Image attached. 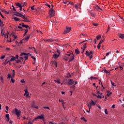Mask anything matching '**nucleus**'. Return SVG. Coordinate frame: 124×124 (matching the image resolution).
Segmentation results:
<instances>
[{
	"instance_id": "0e129e2a",
	"label": "nucleus",
	"mask_w": 124,
	"mask_h": 124,
	"mask_svg": "<svg viewBox=\"0 0 124 124\" xmlns=\"http://www.w3.org/2000/svg\"><path fill=\"white\" fill-rule=\"evenodd\" d=\"M13 37H14V38H15V39H16V38H17V36H15L14 34H13Z\"/></svg>"
},
{
	"instance_id": "e2e57ef3",
	"label": "nucleus",
	"mask_w": 124,
	"mask_h": 124,
	"mask_svg": "<svg viewBox=\"0 0 124 124\" xmlns=\"http://www.w3.org/2000/svg\"><path fill=\"white\" fill-rule=\"evenodd\" d=\"M91 16L92 17H95V15H94V14H93V13H91Z\"/></svg>"
},
{
	"instance_id": "3c124183",
	"label": "nucleus",
	"mask_w": 124,
	"mask_h": 124,
	"mask_svg": "<svg viewBox=\"0 0 124 124\" xmlns=\"http://www.w3.org/2000/svg\"><path fill=\"white\" fill-rule=\"evenodd\" d=\"M69 4H70L71 5H74V3L72 2H69Z\"/></svg>"
},
{
	"instance_id": "1a4fd4ad",
	"label": "nucleus",
	"mask_w": 124,
	"mask_h": 124,
	"mask_svg": "<svg viewBox=\"0 0 124 124\" xmlns=\"http://www.w3.org/2000/svg\"><path fill=\"white\" fill-rule=\"evenodd\" d=\"M95 8L97 11H99V10H101L102 11H103L102 9H101L98 5H96Z\"/></svg>"
},
{
	"instance_id": "cd10ccee",
	"label": "nucleus",
	"mask_w": 124,
	"mask_h": 124,
	"mask_svg": "<svg viewBox=\"0 0 124 124\" xmlns=\"http://www.w3.org/2000/svg\"><path fill=\"white\" fill-rule=\"evenodd\" d=\"M32 107H33V108H36V109H38V106H35V105H33L32 106Z\"/></svg>"
},
{
	"instance_id": "412c9836",
	"label": "nucleus",
	"mask_w": 124,
	"mask_h": 124,
	"mask_svg": "<svg viewBox=\"0 0 124 124\" xmlns=\"http://www.w3.org/2000/svg\"><path fill=\"white\" fill-rule=\"evenodd\" d=\"M75 52L76 54H80V51H79V49L77 48L75 50Z\"/></svg>"
},
{
	"instance_id": "58836bf2",
	"label": "nucleus",
	"mask_w": 124,
	"mask_h": 124,
	"mask_svg": "<svg viewBox=\"0 0 124 124\" xmlns=\"http://www.w3.org/2000/svg\"><path fill=\"white\" fill-rule=\"evenodd\" d=\"M18 14H19V12H15L14 13V15H15L16 16H17Z\"/></svg>"
},
{
	"instance_id": "774afa93",
	"label": "nucleus",
	"mask_w": 124,
	"mask_h": 124,
	"mask_svg": "<svg viewBox=\"0 0 124 124\" xmlns=\"http://www.w3.org/2000/svg\"><path fill=\"white\" fill-rule=\"evenodd\" d=\"M16 59H17V60L19 59V56L18 55H16Z\"/></svg>"
},
{
	"instance_id": "ea45409f",
	"label": "nucleus",
	"mask_w": 124,
	"mask_h": 124,
	"mask_svg": "<svg viewBox=\"0 0 124 124\" xmlns=\"http://www.w3.org/2000/svg\"><path fill=\"white\" fill-rule=\"evenodd\" d=\"M4 58H5V56H4V55H2V56H1V58H0V59L1 60H3V59H4Z\"/></svg>"
},
{
	"instance_id": "7ed1b4c3",
	"label": "nucleus",
	"mask_w": 124,
	"mask_h": 124,
	"mask_svg": "<svg viewBox=\"0 0 124 124\" xmlns=\"http://www.w3.org/2000/svg\"><path fill=\"white\" fill-rule=\"evenodd\" d=\"M45 117V115L43 114H41L40 116L38 115L33 120V122H34V121H37V120H43V121H44Z\"/></svg>"
},
{
	"instance_id": "69168bd1",
	"label": "nucleus",
	"mask_w": 124,
	"mask_h": 124,
	"mask_svg": "<svg viewBox=\"0 0 124 124\" xmlns=\"http://www.w3.org/2000/svg\"><path fill=\"white\" fill-rule=\"evenodd\" d=\"M31 10H34V5L31 7Z\"/></svg>"
},
{
	"instance_id": "4c0bfd02",
	"label": "nucleus",
	"mask_w": 124,
	"mask_h": 124,
	"mask_svg": "<svg viewBox=\"0 0 124 124\" xmlns=\"http://www.w3.org/2000/svg\"><path fill=\"white\" fill-rule=\"evenodd\" d=\"M28 58H29V56H27L23 57V59H25V61H28Z\"/></svg>"
},
{
	"instance_id": "f257e3e1",
	"label": "nucleus",
	"mask_w": 124,
	"mask_h": 124,
	"mask_svg": "<svg viewBox=\"0 0 124 124\" xmlns=\"http://www.w3.org/2000/svg\"><path fill=\"white\" fill-rule=\"evenodd\" d=\"M49 14L50 17H54L55 15V11L54 10V5H51V8L49 11Z\"/></svg>"
},
{
	"instance_id": "a19ab883",
	"label": "nucleus",
	"mask_w": 124,
	"mask_h": 124,
	"mask_svg": "<svg viewBox=\"0 0 124 124\" xmlns=\"http://www.w3.org/2000/svg\"><path fill=\"white\" fill-rule=\"evenodd\" d=\"M96 96H97V97L98 98H100V99L102 98V96H100V95H99V94H98V95H96Z\"/></svg>"
},
{
	"instance_id": "f704fd0d",
	"label": "nucleus",
	"mask_w": 124,
	"mask_h": 124,
	"mask_svg": "<svg viewBox=\"0 0 124 124\" xmlns=\"http://www.w3.org/2000/svg\"><path fill=\"white\" fill-rule=\"evenodd\" d=\"M28 29H27L25 31L24 34H23V36H25L26 34H27V33L28 32Z\"/></svg>"
},
{
	"instance_id": "bb28decb",
	"label": "nucleus",
	"mask_w": 124,
	"mask_h": 124,
	"mask_svg": "<svg viewBox=\"0 0 124 124\" xmlns=\"http://www.w3.org/2000/svg\"><path fill=\"white\" fill-rule=\"evenodd\" d=\"M45 41H47L48 42H53V40L52 39H47L45 40Z\"/></svg>"
},
{
	"instance_id": "864d4df0",
	"label": "nucleus",
	"mask_w": 124,
	"mask_h": 124,
	"mask_svg": "<svg viewBox=\"0 0 124 124\" xmlns=\"http://www.w3.org/2000/svg\"><path fill=\"white\" fill-rule=\"evenodd\" d=\"M31 58L32 59H33V60L34 61V62H35V60H36V59H35V58L32 56H31Z\"/></svg>"
},
{
	"instance_id": "37998d69",
	"label": "nucleus",
	"mask_w": 124,
	"mask_h": 124,
	"mask_svg": "<svg viewBox=\"0 0 124 124\" xmlns=\"http://www.w3.org/2000/svg\"><path fill=\"white\" fill-rule=\"evenodd\" d=\"M24 92H25V94H27V93H28V90H27V89H25L24 90Z\"/></svg>"
},
{
	"instance_id": "9d476101",
	"label": "nucleus",
	"mask_w": 124,
	"mask_h": 124,
	"mask_svg": "<svg viewBox=\"0 0 124 124\" xmlns=\"http://www.w3.org/2000/svg\"><path fill=\"white\" fill-rule=\"evenodd\" d=\"M74 60V54H73V53L72 56V58L69 59L68 62H72V61H73Z\"/></svg>"
},
{
	"instance_id": "09e8293b",
	"label": "nucleus",
	"mask_w": 124,
	"mask_h": 124,
	"mask_svg": "<svg viewBox=\"0 0 124 124\" xmlns=\"http://www.w3.org/2000/svg\"><path fill=\"white\" fill-rule=\"evenodd\" d=\"M5 117L6 118H7V119L9 118V114H5Z\"/></svg>"
},
{
	"instance_id": "0eeeda50",
	"label": "nucleus",
	"mask_w": 124,
	"mask_h": 124,
	"mask_svg": "<svg viewBox=\"0 0 124 124\" xmlns=\"http://www.w3.org/2000/svg\"><path fill=\"white\" fill-rule=\"evenodd\" d=\"M15 112L16 116H19V115H21V110H18L17 108H15Z\"/></svg>"
},
{
	"instance_id": "c9c22d12",
	"label": "nucleus",
	"mask_w": 124,
	"mask_h": 124,
	"mask_svg": "<svg viewBox=\"0 0 124 124\" xmlns=\"http://www.w3.org/2000/svg\"><path fill=\"white\" fill-rule=\"evenodd\" d=\"M22 24H19V26L17 27L18 29H23V28L22 27H21V26H22Z\"/></svg>"
},
{
	"instance_id": "5fc2aeb1",
	"label": "nucleus",
	"mask_w": 124,
	"mask_h": 124,
	"mask_svg": "<svg viewBox=\"0 0 124 124\" xmlns=\"http://www.w3.org/2000/svg\"><path fill=\"white\" fill-rule=\"evenodd\" d=\"M104 42V39L101 40L100 42L99 43V44H101V43H103Z\"/></svg>"
},
{
	"instance_id": "c85d7f7f",
	"label": "nucleus",
	"mask_w": 124,
	"mask_h": 124,
	"mask_svg": "<svg viewBox=\"0 0 124 124\" xmlns=\"http://www.w3.org/2000/svg\"><path fill=\"white\" fill-rule=\"evenodd\" d=\"M92 25H93V26H94V27H97V26H98V24L96 23H93Z\"/></svg>"
},
{
	"instance_id": "4be33fe9",
	"label": "nucleus",
	"mask_w": 124,
	"mask_h": 124,
	"mask_svg": "<svg viewBox=\"0 0 124 124\" xmlns=\"http://www.w3.org/2000/svg\"><path fill=\"white\" fill-rule=\"evenodd\" d=\"M0 80L1 82V83H4V81H3V77L0 76Z\"/></svg>"
},
{
	"instance_id": "49530a36",
	"label": "nucleus",
	"mask_w": 124,
	"mask_h": 124,
	"mask_svg": "<svg viewBox=\"0 0 124 124\" xmlns=\"http://www.w3.org/2000/svg\"><path fill=\"white\" fill-rule=\"evenodd\" d=\"M105 113L106 115H108V111H107V108L105 109Z\"/></svg>"
},
{
	"instance_id": "4d7b16f0",
	"label": "nucleus",
	"mask_w": 124,
	"mask_h": 124,
	"mask_svg": "<svg viewBox=\"0 0 124 124\" xmlns=\"http://www.w3.org/2000/svg\"><path fill=\"white\" fill-rule=\"evenodd\" d=\"M33 123V120L31 122V121L28 122L29 124H32Z\"/></svg>"
},
{
	"instance_id": "5701e85b",
	"label": "nucleus",
	"mask_w": 124,
	"mask_h": 124,
	"mask_svg": "<svg viewBox=\"0 0 124 124\" xmlns=\"http://www.w3.org/2000/svg\"><path fill=\"white\" fill-rule=\"evenodd\" d=\"M120 38L124 39V34H119Z\"/></svg>"
},
{
	"instance_id": "f8f14e48",
	"label": "nucleus",
	"mask_w": 124,
	"mask_h": 124,
	"mask_svg": "<svg viewBox=\"0 0 124 124\" xmlns=\"http://www.w3.org/2000/svg\"><path fill=\"white\" fill-rule=\"evenodd\" d=\"M51 63H52V64H54L56 66V67H57L58 65L57 64V62L56 61H51Z\"/></svg>"
},
{
	"instance_id": "6e6d98bb",
	"label": "nucleus",
	"mask_w": 124,
	"mask_h": 124,
	"mask_svg": "<svg viewBox=\"0 0 124 124\" xmlns=\"http://www.w3.org/2000/svg\"><path fill=\"white\" fill-rule=\"evenodd\" d=\"M97 47L98 49H100V44H98V45L97 46Z\"/></svg>"
},
{
	"instance_id": "603ef678",
	"label": "nucleus",
	"mask_w": 124,
	"mask_h": 124,
	"mask_svg": "<svg viewBox=\"0 0 124 124\" xmlns=\"http://www.w3.org/2000/svg\"><path fill=\"white\" fill-rule=\"evenodd\" d=\"M7 78H12V76H11V75L10 74H8Z\"/></svg>"
},
{
	"instance_id": "2eb2a0df",
	"label": "nucleus",
	"mask_w": 124,
	"mask_h": 124,
	"mask_svg": "<svg viewBox=\"0 0 124 124\" xmlns=\"http://www.w3.org/2000/svg\"><path fill=\"white\" fill-rule=\"evenodd\" d=\"M15 4L16 6H18V7H21L22 6V5L19 2H16Z\"/></svg>"
},
{
	"instance_id": "de8ad7c7",
	"label": "nucleus",
	"mask_w": 124,
	"mask_h": 124,
	"mask_svg": "<svg viewBox=\"0 0 124 124\" xmlns=\"http://www.w3.org/2000/svg\"><path fill=\"white\" fill-rule=\"evenodd\" d=\"M44 109H47L48 110H50V108L48 107H44Z\"/></svg>"
},
{
	"instance_id": "4468645a",
	"label": "nucleus",
	"mask_w": 124,
	"mask_h": 124,
	"mask_svg": "<svg viewBox=\"0 0 124 124\" xmlns=\"http://www.w3.org/2000/svg\"><path fill=\"white\" fill-rule=\"evenodd\" d=\"M30 37H31V35H29L28 36H25L24 39L26 40V41H28L29 39H30Z\"/></svg>"
},
{
	"instance_id": "72a5a7b5",
	"label": "nucleus",
	"mask_w": 124,
	"mask_h": 124,
	"mask_svg": "<svg viewBox=\"0 0 124 124\" xmlns=\"http://www.w3.org/2000/svg\"><path fill=\"white\" fill-rule=\"evenodd\" d=\"M93 80H94V79H96V77H90V79H91V80H93Z\"/></svg>"
},
{
	"instance_id": "c756f323",
	"label": "nucleus",
	"mask_w": 124,
	"mask_h": 124,
	"mask_svg": "<svg viewBox=\"0 0 124 124\" xmlns=\"http://www.w3.org/2000/svg\"><path fill=\"white\" fill-rule=\"evenodd\" d=\"M14 19L15 21H19L20 20V18H18L17 17H14Z\"/></svg>"
},
{
	"instance_id": "a211bd4d",
	"label": "nucleus",
	"mask_w": 124,
	"mask_h": 124,
	"mask_svg": "<svg viewBox=\"0 0 124 124\" xmlns=\"http://www.w3.org/2000/svg\"><path fill=\"white\" fill-rule=\"evenodd\" d=\"M21 27H23V28H26V29H28L29 28V26L27 25H24V23H22Z\"/></svg>"
},
{
	"instance_id": "338daca9",
	"label": "nucleus",
	"mask_w": 124,
	"mask_h": 124,
	"mask_svg": "<svg viewBox=\"0 0 124 124\" xmlns=\"http://www.w3.org/2000/svg\"><path fill=\"white\" fill-rule=\"evenodd\" d=\"M24 95H26L27 97H30V95L29 94H24Z\"/></svg>"
},
{
	"instance_id": "a18cd8bd",
	"label": "nucleus",
	"mask_w": 124,
	"mask_h": 124,
	"mask_svg": "<svg viewBox=\"0 0 124 124\" xmlns=\"http://www.w3.org/2000/svg\"><path fill=\"white\" fill-rule=\"evenodd\" d=\"M26 30V29H21V30H15V31H25Z\"/></svg>"
},
{
	"instance_id": "393cba45",
	"label": "nucleus",
	"mask_w": 124,
	"mask_h": 124,
	"mask_svg": "<svg viewBox=\"0 0 124 124\" xmlns=\"http://www.w3.org/2000/svg\"><path fill=\"white\" fill-rule=\"evenodd\" d=\"M13 75H12V77L13 78H14V77H15V70H13Z\"/></svg>"
},
{
	"instance_id": "f03ea898",
	"label": "nucleus",
	"mask_w": 124,
	"mask_h": 124,
	"mask_svg": "<svg viewBox=\"0 0 124 124\" xmlns=\"http://www.w3.org/2000/svg\"><path fill=\"white\" fill-rule=\"evenodd\" d=\"M61 52H60V50L57 49V52H55L54 55L52 56V58L54 59V60H57L58 58L60 57V54Z\"/></svg>"
},
{
	"instance_id": "dca6fc26",
	"label": "nucleus",
	"mask_w": 124,
	"mask_h": 124,
	"mask_svg": "<svg viewBox=\"0 0 124 124\" xmlns=\"http://www.w3.org/2000/svg\"><path fill=\"white\" fill-rule=\"evenodd\" d=\"M0 26H1V27L4 26V24H3V21H1V19H0Z\"/></svg>"
},
{
	"instance_id": "473e14b6",
	"label": "nucleus",
	"mask_w": 124,
	"mask_h": 124,
	"mask_svg": "<svg viewBox=\"0 0 124 124\" xmlns=\"http://www.w3.org/2000/svg\"><path fill=\"white\" fill-rule=\"evenodd\" d=\"M110 82H111L112 86H114V87H116V85H115V83L113 82V81H112V80H110Z\"/></svg>"
},
{
	"instance_id": "bf43d9fd",
	"label": "nucleus",
	"mask_w": 124,
	"mask_h": 124,
	"mask_svg": "<svg viewBox=\"0 0 124 124\" xmlns=\"http://www.w3.org/2000/svg\"><path fill=\"white\" fill-rule=\"evenodd\" d=\"M1 12H3V13H5V10L4 9H2L1 10Z\"/></svg>"
},
{
	"instance_id": "423d86ee",
	"label": "nucleus",
	"mask_w": 124,
	"mask_h": 124,
	"mask_svg": "<svg viewBox=\"0 0 124 124\" xmlns=\"http://www.w3.org/2000/svg\"><path fill=\"white\" fill-rule=\"evenodd\" d=\"M71 31V27H66V30L64 31L63 33L65 34V33H68Z\"/></svg>"
},
{
	"instance_id": "052dcab7",
	"label": "nucleus",
	"mask_w": 124,
	"mask_h": 124,
	"mask_svg": "<svg viewBox=\"0 0 124 124\" xmlns=\"http://www.w3.org/2000/svg\"><path fill=\"white\" fill-rule=\"evenodd\" d=\"M81 120H83V121H84V122H87V120L85 119L84 117L81 118Z\"/></svg>"
},
{
	"instance_id": "13d9d810",
	"label": "nucleus",
	"mask_w": 124,
	"mask_h": 124,
	"mask_svg": "<svg viewBox=\"0 0 124 124\" xmlns=\"http://www.w3.org/2000/svg\"><path fill=\"white\" fill-rule=\"evenodd\" d=\"M16 63H19V62H20V60H16Z\"/></svg>"
},
{
	"instance_id": "aec40b11",
	"label": "nucleus",
	"mask_w": 124,
	"mask_h": 124,
	"mask_svg": "<svg viewBox=\"0 0 124 124\" xmlns=\"http://www.w3.org/2000/svg\"><path fill=\"white\" fill-rule=\"evenodd\" d=\"M8 34H9V32H7V33L4 34V33H3V35L5 36V37H6V38H8Z\"/></svg>"
},
{
	"instance_id": "6e6552de",
	"label": "nucleus",
	"mask_w": 124,
	"mask_h": 124,
	"mask_svg": "<svg viewBox=\"0 0 124 124\" xmlns=\"http://www.w3.org/2000/svg\"><path fill=\"white\" fill-rule=\"evenodd\" d=\"M67 84L68 85H73V84H74V80H73V79H68V82H67Z\"/></svg>"
},
{
	"instance_id": "b1692460",
	"label": "nucleus",
	"mask_w": 124,
	"mask_h": 124,
	"mask_svg": "<svg viewBox=\"0 0 124 124\" xmlns=\"http://www.w3.org/2000/svg\"><path fill=\"white\" fill-rule=\"evenodd\" d=\"M78 6H80V4L77 3L75 5V8L78 9Z\"/></svg>"
},
{
	"instance_id": "680f3d73",
	"label": "nucleus",
	"mask_w": 124,
	"mask_h": 124,
	"mask_svg": "<svg viewBox=\"0 0 124 124\" xmlns=\"http://www.w3.org/2000/svg\"><path fill=\"white\" fill-rule=\"evenodd\" d=\"M11 81L12 83H14V82H15V80H14L13 78L11 79Z\"/></svg>"
},
{
	"instance_id": "a878e982",
	"label": "nucleus",
	"mask_w": 124,
	"mask_h": 124,
	"mask_svg": "<svg viewBox=\"0 0 124 124\" xmlns=\"http://www.w3.org/2000/svg\"><path fill=\"white\" fill-rule=\"evenodd\" d=\"M71 77V75L70 73H68L67 75L66 78H70Z\"/></svg>"
},
{
	"instance_id": "c03bdc74",
	"label": "nucleus",
	"mask_w": 124,
	"mask_h": 124,
	"mask_svg": "<svg viewBox=\"0 0 124 124\" xmlns=\"http://www.w3.org/2000/svg\"><path fill=\"white\" fill-rule=\"evenodd\" d=\"M111 94H112V92H109V93H108V94H107V96H110Z\"/></svg>"
},
{
	"instance_id": "f3484780",
	"label": "nucleus",
	"mask_w": 124,
	"mask_h": 124,
	"mask_svg": "<svg viewBox=\"0 0 124 124\" xmlns=\"http://www.w3.org/2000/svg\"><path fill=\"white\" fill-rule=\"evenodd\" d=\"M100 38H101V35L99 34L96 37V39H97V40H99Z\"/></svg>"
},
{
	"instance_id": "ddd939ff",
	"label": "nucleus",
	"mask_w": 124,
	"mask_h": 124,
	"mask_svg": "<svg viewBox=\"0 0 124 124\" xmlns=\"http://www.w3.org/2000/svg\"><path fill=\"white\" fill-rule=\"evenodd\" d=\"M16 60V57L14 56H12V58L10 60V62H14Z\"/></svg>"
},
{
	"instance_id": "7c9ffc66",
	"label": "nucleus",
	"mask_w": 124,
	"mask_h": 124,
	"mask_svg": "<svg viewBox=\"0 0 124 124\" xmlns=\"http://www.w3.org/2000/svg\"><path fill=\"white\" fill-rule=\"evenodd\" d=\"M20 17H21V18H22V19H25V18H26V17H25V15H24L22 14L20 15Z\"/></svg>"
},
{
	"instance_id": "79ce46f5",
	"label": "nucleus",
	"mask_w": 124,
	"mask_h": 124,
	"mask_svg": "<svg viewBox=\"0 0 124 124\" xmlns=\"http://www.w3.org/2000/svg\"><path fill=\"white\" fill-rule=\"evenodd\" d=\"M8 62H10V61H7V60L5 61V64H7V63H8Z\"/></svg>"
},
{
	"instance_id": "e433bc0d",
	"label": "nucleus",
	"mask_w": 124,
	"mask_h": 124,
	"mask_svg": "<svg viewBox=\"0 0 124 124\" xmlns=\"http://www.w3.org/2000/svg\"><path fill=\"white\" fill-rule=\"evenodd\" d=\"M86 45H87L86 43L84 44V45H83V49L84 50H85L87 48V46Z\"/></svg>"
},
{
	"instance_id": "20e7f679",
	"label": "nucleus",
	"mask_w": 124,
	"mask_h": 124,
	"mask_svg": "<svg viewBox=\"0 0 124 124\" xmlns=\"http://www.w3.org/2000/svg\"><path fill=\"white\" fill-rule=\"evenodd\" d=\"M90 52H89V51L87 50L85 53L86 56H88L90 60L93 59V51L90 50Z\"/></svg>"
},
{
	"instance_id": "6ab92c4d",
	"label": "nucleus",
	"mask_w": 124,
	"mask_h": 124,
	"mask_svg": "<svg viewBox=\"0 0 124 124\" xmlns=\"http://www.w3.org/2000/svg\"><path fill=\"white\" fill-rule=\"evenodd\" d=\"M24 20H22V21H23V22H26L27 23H30V21L29 20V19H28V18L27 17L24 18Z\"/></svg>"
},
{
	"instance_id": "39448f33",
	"label": "nucleus",
	"mask_w": 124,
	"mask_h": 124,
	"mask_svg": "<svg viewBox=\"0 0 124 124\" xmlns=\"http://www.w3.org/2000/svg\"><path fill=\"white\" fill-rule=\"evenodd\" d=\"M87 105L90 108H92V106H94V105H95V103L93 101V100H91V101L90 102V103L87 104Z\"/></svg>"
},
{
	"instance_id": "9b49d317",
	"label": "nucleus",
	"mask_w": 124,
	"mask_h": 124,
	"mask_svg": "<svg viewBox=\"0 0 124 124\" xmlns=\"http://www.w3.org/2000/svg\"><path fill=\"white\" fill-rule=\"evenodd\" d=\"M28 55H30V53H28V54H27V53H25V52H22V53H21V54H20V57H22V56H28Z\"/></svg>"
},
{
	"instance_id": "2f4dec72",
	"label": "nucleus",
	"mask_w": 124,
	"mask_h": 124,
	"mask_svg": "<svg viewBox=\"0 0 124 124\" xmlns=\"http://www.w3.org/2000/svg\"><path fill=\"white\" fill-rule=\"evenodd\" d=\"M45 5H46V6H47L48 7H49V8H51V6L50 5H49L48 3H45Z\"/></svg>"
},
{
	"instance_id": "8fccbe9b",
	"label": "nucleus",
	"mask_w": 124,
	"mask_h": 124,
	"mask_svg": "<svg viewBox=\"0 0 124 124\" xmlns=\"http://www.w3.org/2000/svg\"><path fill=\"white\" fill-rule=\"evenodd\" d=\"M71 88L72 89H73V90H75V85H72V86L71 87Z\"/></svg>"
}]
</instances>
